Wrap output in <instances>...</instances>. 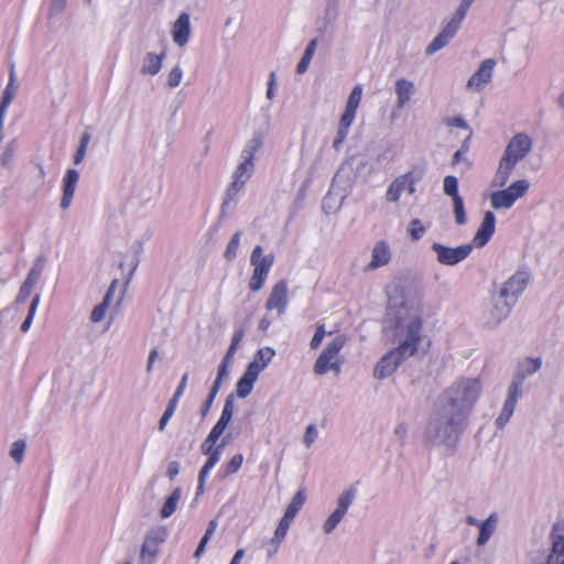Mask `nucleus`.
Returning a JSON list of instances; mask_svg holds the SVG:
<instances>
[{"mask_svg": "<svg viewBox=\"0 0 564 564\" xmlns=\"http://www.w3.org/2000/svg\"><path fill=\"white\" fill-rule=\"evenodd\" d=\"M466 421L440 404L431 411L424 431V437L433 446L453 452L465 429Z\"/></svg>", "mask_w": 564, "mask_h": 564, "instance_id": "f257e3e1", "label": "nucleus"}, {"mask_svg": "<svg viewBox=\"0 0 564 564\" xmlns=\"http://www.w3.org/2000/svg\"><path fill=\"white\" fill-rule=\"evenodd\" d=\"M394 336L397 348L410 357L414 356L424 340L423 313L419 305H404L395 313Z\"/></svg>", "mask_w": 564, "mask_h": 564, "instance_id": "f03ea898", "label": "nucleus"}, {"mask_svg": "<svg viewBox=\"0 0 564 564\" xmlns=\"http://www.w3.org/2000/svg\"><path fill=\"white\" fill-rule=\"evenodd\" d=\"M481 392L478 378L462 377L443 391L436 403L467 421Z\"/></svg>", "mask_w": 564, "mask_h": 564, "instance_id": "7ed1b4c3", "label": "nucleus"}, {"mask_svg": "<svg viewBox=\"0 0 564 564\" xmlns=\"http://www.w3.org/2000/svg\"><path fill=\"white\" fill-rule=\"evenodd\" d=\"M347 341V337L343 334L335 336L323 349L314 364V372L316 375H325L329 370L336 373L340 372L341 361L339 360V352Z\"/></svg>", "mask_w": 564, "mask_h": 564, "instance_id": "20e7f679", "label": "nucleus"}, {"mask_svg": "<svg viewBox=\"0 0 564 564\" xmlns=\"http://www.w3.org/2000/svg\"><path fill=\"white\" fill-rule=\"evenodd\" d=\"M250 264L252 265L253 271L249 280V289L252 292H259L263 288L274 264V254L272 252L263 254L262 246L258 245L251 252Z\"/></svg>", "mask_w": 564, "mask_h": 564, "instance_id": "39448f33", "label": "nucleus"}, {"mask_svg": "<svg viewBox=\"0 0 564 564\" xmlns=\"http://www.w3.org/2000/svg\"><path fill=\"white\" fill-rule=\"evenodd\" d=\"M425 167L416 165L411 171L395 177L386 192V199L390 203L399 202L403 192L414 194L416 184L424 177Z\"/></svg>", "mask_w": 564, "mask_h": 564, "instance_id": "423d86ee", "label": "nucleus"}, {"mask_svg": "<svg viewBox=\"0 0 564 564\" xmlns=\"http://www.w3.org/2000/svg\"><path fill=\"white\" fill-rule=\"evenodd\" d=\"M529 188L528 180L514 181L508 187H502L490 194V206L496 210L510 209L518 199L528 193Z\"/></svg>", "mask_w": 564, "mask_h": 564, "instance_id": "0eeeda50", "label": "nucleus"}, {"mask_svg": "<svg viewBox=\"0 0 564 564\" xmlns=\"http://www.w3.org/2000/svg\"><path fill=\"white\" fill-rule=\"evenodd\" d=\"M532 280L531 270L523 265L520 267L500 288L499 297L517 304L518 300L524 293L527 286Z\"/></svg>", "mask_w": 564, "mask_h": 564, "instance_id": "6e6552de", "label": "nucleus"}, {"mask_svg": "<svg viewBox=\"0 0 564 564\" xmlns=\"http://www.w3.org/2000/svg\"><path fill=\"white\" fill-rule=\"evenodd\" d=\"M254 173V163L240 160L232 173V181L227 186L223 200V208L236 200L237 195L245 188L248 181Z\"/></svg>", "mask_w": 564, "mask_h": 564, "instance_id": "1a4fd4ad", "label": "nucleus"}, {"mask_svg": "<svg viewBox=\"0 0 564 564\" xmlns=\"http://www.w3.org/2000/svg\"><path fill=\"white\" fill-rule=\"evenodd\" d=\"M431 250L435 253L436 261L440 264L454 267L469 257L473 245L464 243L457 247H448L440 242H433Z\"/></svg>", "mask_w": 564, "mask_h": 564, "instance_id": "9d476101", "label": "nucleus"}, {"mask_svg": "<svg viewBox=\"0 0 564 564\" xmlns=\"http://www.w3.org/2000/svg\"><path fill=\"white\" fill-rule=\"evenodd\" d=\"M532 149V137L527 132H518L507 142L501 156L518 164L531 153Z\"/></svg>", "mask_w": 564, "mask_h": 564, "instance_id": "9b49d317", "label": "nucleus"}, {"mask_svg": "<svg viewBox=\"0 0 564 564\" xmlns=\"http://www.w3.org/2000/svg\"><path fill=\"white\" fill-rule=\"evenodd\" d=\"M165 527H156L149 530L144 536L140 552V564H154L160 552V545L166 540Z\"/></svg>", "mask_w": 564, "mask_h": 564, "instance_id": "f8f14e48", "label": "nucleus"}, {"mask_svg": "<svg viewBox=\"0 0 564 564\" xmlns=\"http://www.w3.org/2000/svg\"><path fill=\"white\" fill-rule=\"evenodd\" d=\"M410 358L408 355H403L401 350L397 347L389 350L384 354L373 369V377L379 380H383L390 376H392L400 365Z\"/></svg>", "mask_w": 564, "mask_h": 564, "instance_id": "ddd939ff", "label": "nucleus"}, {"mask_svg": "<svg viewBox=\"0 0 564 564\" xmlns=\"http://www.w3.org/2000/svg\"><path fill=\"white\" fill-rule=\"evenodd\" d=\"M497 63L494 58H487L480 63L475 73L469 77L466 88L471 91H481L491 83Z\"/></svg>", "mask_w": 564, "mask_h": 564, "instance_id": "4468645a", "label": "nucleus"}, {"mask_svg": "<svg viewBox=\"0 0 564 564\" xmlns=\"http://www.w3.org/2000/svg\"><path fill=\"white\" fill-rule=\"evenodd\" d=\"M289 306V285L285 280L278 281L271 289L265 302V308L275 311L279 316L285 314Z\"/></svg>", "mask_w": 564, "mask_h": 564, "instance_id": "2eb2a0df", "label": "nucleus"}, {"mask_svg": "<svg viewBox=\"0 0 564 564\" xmlns=\"http://www.w3.org/2000/svg\"><path fill=\"white\" fill-rule=\"evenodd\" d=\"M392 259V251L390 245L386 240L377 241L371 249V259L365 265V272H371L382 268Z\"/></svg>", "mask_w": 564, "mask_h": 564, "instance_id": "dca6fc26", "label": "nucleus"}, {"mask_svg": "<svg viewBox=\"0 0 564 564\" xmlns=\"http://www.w3.org/2000/svg\"><path fill=\"white\" fill-rule=\"evenodd\" d=\"M496 230V216L492 212L487 210L484 214L480 226L478 227L470 245L477 248L485 247Z\"/></svg>", "mask_w": 564, "mask_h": 564, "instance_id": "f3484780", "label": "nucleus"}, {"mask_svg": "<svg viewBox=\"0 0 564 564\" xmlns=\"http://www.w3.org/2000/svg\"><path fill=\"white\" fill-rule=\"evenodd\" d=\"M552 550L547 560L555 564H564V527L556 523L551 532Z\"/></svg>", "mask_w": 564, "mask_h": 564, "instance_id": "a211bd4d", "label": "nucleus"}, {"mask_svg": "<svg viewBox=\"0 0 564 564\" xmlns=\"http://www.w3.org/2000/svg\"><path fill=\"white\" fill-rule=\"evenodd\" d=\"M338 177H339V173H337L335 175L333 184H332L327 195L323 199V210L326 214H332V213L337 212L341 207L345 198L347 197V193L345 191L337 188V186H336V182H337Z\"/></svg>", "mask_w": 564, "mask_h": 564, "instance_id": "6ab92c4d", "label": "nucleus"}, {"mask_svg": "<svg viewBox=\"0 0 564 564\" xmlns=\"http://www.w3.org/2000/svg\"><path fill=\"white\" fill-rule=\"evenodd\" d=\"M79 180V173L75 169H68L63 177V196L61 198V208L67 209L73 200L76 185Z\"/></svg>", "mask_w": 564, "mask_h": 564, "instance_id": "aec40b11", "label": "nucleus"}, {"mask_svg": "<svg viewBox=\"0 0 564 564\" xmlns=\"http://www.w3.org/2000/svg\"><path fill=\"white\" fill-rule=\"evenodd\" d=\"M166 52L164 50L160 53L148 52L142 58L140 73L144 76L158 75L163 67Z\"/></svg>", "mask_w": 564, "mask_h": 564, "instance_id": "412c9836", "label": "nucleus"}, {"mask_svg": "<svg viewBox=\"0 0 564 564\" xmlns=\"http://www.w3.org/2000/svg\"><path fill=\"white\" fill-rule=\"evenodd\" d=\"M191 34L189 15L183 12L178 15L177 20L173 24L172 36L173 41L180 47L185 46L188 43Z\"/></svg>", "mask_w": 564, "mask_h": 564, "instance_id": "4be33fe9", "label": "nucleus"}, {"mask_svg": "<svg viewBox=\"0 0 564 564\" xmlns=\"http://www.w3.org/2000/svg\"><path fill=\"white\" fill-rule=\"evenodd\" d=\"M516 304L508 299H500L494 304L492 310L490 311V317L487 321V325L489 327H496L502 321H505L511 313L513 306Z\"/></svg>", "mask_w": 564, "mask_h": 564, "instance_id": "5701e85b", "label": "nucleus"}, {"mask_svg": "<svg viewBox=\"0 0 564 564\" xmlns=\"http://www.w3.org/2000/svg\"><path fill=\"white\" fill-rule=\"evenodd\" d=\"M394 93L397 96V107L404 108L415 94V85L406 78H399L394 84Z\"/></svg>", "mask_w": 564, "mask_h": 564, "instance_id": "b1692460", "label": "nucleus"}, {"mask_svg": "<svg viewBox=\"0 0 564 564\" xmlns=\"http://www.w3.org/2000/svg\"><path fill=\"white\" fill-rule=\"evenodd\" d=\"M542 367V358L527 357L517 365L513 378L524 382L527 378L536 373Z\"/></svg>", "mask_w": 564, "mask_h": 564, "instance_id": "393cba45", "label": "nucleus"}, {"mask_svg": "<svg viewBox=\"0 0 564 564\" xmlns=\"http://www.w3.org/2000/svg\"><path fill=\"white\" fill-rule=\"evenodd\" d=\"M516 166L517 164L501 156L498 162L496 173L492 177L491 185L498 188L505 187Z\"/></svg>", "mask_w": 564, "mask_h": 564, "instance_id": "a878e982", "label": "nucleus"}, {"mask_svg": "<svg viewBox=\"0 0 564 564\" xmlns=\"http://www.w3.org/2000/svg\"><path fill=\"white\" fill-rule=\"evenodd\" d=\"M497 525L498 516L497 513L492 512L486 520L481 521V524H479V533L476 539V544L478 546H484L495 533Z\"/></svg>", "mask_w": 564, "mask_h": 564, "instance_id": "bb28decb", "label": "nucleus"}, {"mask_svg": "<svg viewBox=\"0 0 564 564\" xmlns=\"http://www.w3.org/2000/svg\"><path fill=\"white\" fill-rule=\"evenodd\" d=\"M17 89H18V86L15 84L14 65H12L10 68V74H9V82L2 93V98L0 101V113H3V115L7 113V109L9 108V106L11 105V102L13 100Z\"/></svg>", "mask_w": 564, "mask_h": 564, "instance_id": "cd10ccee", "label": "nucleus"}, {"mask_svg": "<svg viewBox=\"0 0 564 564\" xmlns=\"http://www.w3.org/2000/svg\"><path fill=\"white\" fill-rule=\"evenodd\" d=\"M263 145L262 138L260 135H253L251 139H249L241 153H240V160L254 163L256 154L260 151V149Z\"/></svg>", "mask_w": 564, "mask_h": 564, "instance_id": "c85d7f7f", "label": "nucleus"}, {"mask_svg": "<svg viewBox=\"0 0 564 564\" xmlns=\"http://www.w3.org/2000/svg\"><path fill=\"white\" fill-rule=\"evenodd\" d=\"M358 495L357 484H352L347 487L340 495L337 497L336 508L340 511L347 513L349 507L354 503Z\"/></svg>", "mask_w": 564, "mask_h": 564, "instance_id": "c756f323", "label": "nucleus"}, {"mask_svg": "<svg viewBox=\"0 0 564 564\" xmlns=\"http://www.w3.org/2000/svg\"><path fill=\"white\" fill-rule=\"evenodd\" d=\"M182 497V489L175 488L172 494L166 498L165 502L163 503L160 516L163 519L170 518L176 510V507L181 500Z\"/></svg>", "mask_w": 564, "mask_h": 564, "instance_id": "7c9ffc66", "label": "nucleus"}, {"mask_svg": "<svg viewBox=\"0 0 564 564\" xmlns=\"http://www.w3.org/2000/svg\"><path fill=\"white\" fill-rule=\"evenodd\" d=\"M292 521H293V519H288V517L284 514L281 518V520L275 529L274 535L271 539V546H273V552H278V549H279L281 542L284 540V538L288 534V531L291 527Z\"/></svg>", "mask_w": 564, "mask_h": 564, "instance_id": "2f4dec72", "label": "nucleus"}, {"mask_svg": "<svg viewBox=\"0 0 564 564\" xmlns=\"http://www.w3.org/2000/svg\"><path fill=\"white\" fill-rule=\"evenodd\" d=\"M243 462V456L241 454L234 455L226 464H223L218 470V476L220 478H226L230 475L236 474Z\"/></svg>", "mask_w": 564, "mask_h": 564, "instance_id": "473e14b6", "label": "nucleus"}, {"mask_svg": "<svg viewBox=\"0 0 564 564\" xmlns=\"http://www.w3.org/2000/svg\"><path fill=\"white\" fill-rule=\"evenodd\" d=\"M305 494L303 490L297 491L294 497L292 498L291 502L286 507V510L284 512V516L288 517V519H293L296 517L301 508L303 507L305 502Z\"/></svg>", "mask_w": 564, "mask_h": 564, "instance_id": "72a5a7b5", "label": "nucleus"}, {"mask_svg": "<svg viewBox=\"0 0 564 564\" xmlns=\"http://www.w3.org/2000/svg\"><path fill=\"white\" fill-rule=\"evenodd\" d=\"M523 383L524 382L512 377L505 402L517 405L518 400L523 394Z\"/></svg>", "mask_w": 564, "mask_h": 564, "instance_id": "f704fd0d", "label": "nucleus"}, {"mask_svg": "<svg viewBox=\"0 0 564 564\" xmlns=\"http://www.w3.org/2000/svg\"><path fill=\"white\" fill-rule=\"evenodd\" d=\"M346 516L345 512L340 511L339 509L335 508V510L328 516V518L325 520L323 524V531L326 534L332 533L337 525L340 523V521Z\"/></svg>", "mask_w": 564, "mask_h": 564, "instance_id": "c9c22d12", "label": "nucleus"}, {"mask_svg": "<svg viewBox=\"0 0 564 564\" xmlns=\"http://www.w3.org/2000/svg\"><path fill=\"white\" fill-rule=\"evenodd\" d=\"M254 382H256L254 379H252L243 373L237 382V387H236L237 395L241 399L247 398L251 393Z\"/></svg>", "mask_w": 564, "mask_h": 564, "instance_id": "e433bc0d", "label": "nucleus"}, {"mask_svg": "<svg viewBox=\"0 0 564 564\" xmlns=\"http://www.w3.org/2000/svg\"><path fill=\"white\" fill-rule=\"evenodd\" d=\"M40 300H41L40 294H36L33 296L30 307H29L28 315L21 325V332H23V333L29 332V329L33 323L34 316L36 314V311H37V307L40 304Z\"/></svg>", "mask_w": 564, "mask_h": 564, "instance_id": "4c0bfd02", "label": "nucleus"}, {"mask_svg": "<svg viewBox=\"0 0 564 564\" xmlns=\"http://www.w3.org/2000/svg\"><path fill=\"white\" fill-rule=\"evenodd\" d=\"M443 191L445 195L451 196L452 199L462 197L458 193V180L456 176L447 175L444 177Z\"/></svg>", "mask_w": 564, "mask_h": 564, "instance_id": "58836bf2", "label": "nucleus"}, {"mask_svg": "<svg viewBox=\"0 0 564 564\" xmlns=\"http://www.w3.org/2000/svg\"><path fill=\"white\" fill-rule=\"evenodd\" d=\"M514 409H516V405L503 402L501 412L495 422L497 429L502 430L507 425V423L510 421V419L514 412Z\"/></svg>", "mask_w": 564, "mask_h": 564, "instance_id": "ea45409f", "label": "nucleus"}, {"mask_svg": "<svg viewBox=\"0 0 564 564\" xmlns=\"http://www.w3.org/2000/svg\"><path fill=\"white\" fill-rule=\"evenodd\" d=\"M235 411V398L234 394H229L226 400L225 404L220 414V417L218 419L220 422L228 425L232 419Z\"/></svg>", "mask_w": 564, "mask_h": 564, "instance_id": "a19ab883", "label": "nucleus"}, {"mask_svg": "<svg viewBox=\"0 0 564 564\" xmlns=\"http://www.w3.org/2000/svg\"><path fill=\"white\" fill-rule=\"evenodd\" d=\"M362 96V87L357 85L350 91L345 109L357 112Z\"/></svg>", "mask_w": 564, "mask_h": 564, "instance_id": "79ce46f5", "label": "nucleus"}, {"mask_svg": "<svg viewBox=\"0 0 564 564\" xmlns=\"http://www.w3.org/2000/svg\"><path fill=\"white\" fill-rule=\"evenodd\" d=\"M217 438L213 437L210 435H207V437L204 440V442L202 443V446H200V449H202V453L206 456L210 453H214L218 449H224L225 446H226V441L224 440L220 444H216L217 443Z\"/></svg>", "mask_w": 564, "mask_h": 564, "instance_id": "37998d69", "label": "nucleus"}, {"mask_svg": "<svg viewBox=\"0 0 564 564\" xmlns=\"http://www.w3.org/2000/svg\"><path fill=\"white\" fill-rule=\"evenodd\" d=\"M274 356H275V350L272 347L267 346V347H262V348L258 349V351L256 352V355L253 357V360L260 362L261 365H263L267 368Z\"/></svg>", "mask_w": 564, "mask_h": 564, "instance_id": "c03bdc74", "label": "nucleus"}, {"mask_svg": "<svg viewBox=\"0 0 564 564\" xmlns=\"http://www.w3.org/2000/svg\"><path fill=\"white\" fill-rule=\"evenodd\" d=\"M239 245H240V232L237 231L232 235L230 241L228 242V245L226 247L225 253H224V257L228 261H231L237 257V251H238Z\"/></svg>", "mask_w": 564, "mask_h": 564, "instance_id": "a18cd8bd", "label": "nucleus"}, {"mask_svg": "<svg viewBox=\"0 0 564 564\" xmlns=\"http://www.w3.org/2000/svg\"><path fill=\"white\" fill-rule=\"evenodd\" d=\"M449 39L446 37L441 32L434 37V40L427 45L426 47V54L433 55L434 53L438 52L443 47H445L449 43Z\"/></svg>", "mask_w": 564, "mask_h": 564, "instance_id": "49530a36", "label": "nucleus"}, {"mask_svg": "<svg viewBox=\"0 0 564 564\" xmlns=\"http://www.w3.org/2000/svg\"><path fill=\"white\" fill-rule=\"evenodd\" d=\"M223 451L224 449H218L214 453H210L207 456V459L205 462V464L203 465V467L200 468V473H203V475H209L210 471L213 470V468L216 466V464L219 462L220 457H221V454H223Z\"/></svg>", "mask_w": 564, "mask_h": 564, "instance_id": "de8ad7c7", "label": "nucleus"}, {"mask_svg": "<svg viewBox=\"0 0 564 564\" xmlns=\"http://www.w3.org/2000/svg\"><path fill=\"white\" fill-rule=\"evenodd\" d=\"M25 448L26 443L23 440L13 442L10 449V456L15 463L20 464L23 460Z\"/></svg>", "mask_w": 564, "mask_h": 564, "instance_id": "09e8293b", "label": "nucleus"}, {"mask_svg": "<svg viewBox=\"0 0 564 564\" xmlns=\"http://www.w3.org/2000/svg\"><path fill=\"white\" fill-rule=\"evenodd\" d=\"M243 338V330L242 329H238L234 333L232 337H231V343H230V346L224 357L223 360H226V361H231L235 352H236V349L238 347V345L240 344V341L242 340Z\"/></svg>", "mask_w": 564, "mask_h": 564, "instance_id": "8fccbe9b", "label": "nucleus"}, {"mask_svg": "<svg viewBox=\"0 0 564 564\" xmlns=\"http://www.w3.org/2000/svg\"><path fill=\"white\" fill-rule=\"evenodd\" d=\"M454 216L457 225H464L466 223V214L464 207V200L462 197L453 199Z\"/></svg>", "mask_w": 564, "mask_h": 564, "instance_id": "3c124183", "label": "nucleus"}, {"mask_svg": "<svg viewBox=\"0 0 564 564\" xmlns=\"http://www.w3.org/2000/svg\"><path fill=\"white\" fill-rule=\"evenodd\" d=\"M409 234L412 238V240L417 241L420 240L423 235L425 234V227L423 226L422 221L420 219H412L409 225Z\"/></svg>", "mask_w": 564, "mask_h": 564, "instance_id": "603ef678", "label": "nucleus"}, {"mask_svg": "<svg viewBox=\"0 0 564 564\" xmlns=\"http://www.w3.org/2000/svg\"><path fill=\"white\" fill-rule=\"evenodd\" d=\"M18 148V141L15 139L10 140L4 148V151L1 155V164L7 166L12 161L14 152Z\"/></svg>", "mask_w": 564, "mask_h": 564, "instance_id": "864d4df0", "label": "nucleus"}, {"mask_svg": "<svg viewBox=\"0 0 564 564\" xmlns=\"http://www.w3.org/2000/svg\"><path fill=\"white\" fill-rule=\"evenodd\" d=\"M187 380H188V373L186 372L182 376L181 381H180L173 397L169 401V404H171L175 408L177 406V403L186 389Z\"/></svg>", "mask_w": 564, "mask_h": 564, "instance_id": "5fc2aeb1", "label": "nucleus"}, {"mask_svg": "<svg viewBox=\"0 0 564 564\" xmlns=\"http://www.w3.org/2000/svg\"><path fill=\"white\" fill-rule=\"evenodd\" d=\"M183 78V69L180 65L174 66L167 75V86L171 88L177 87Z\"/></svg>", "mask_w": 564, "mask_h": 564, "instance_id": "6e6d98bb", "label": "nucleus"}, {"mask_svg": "<svg viewBox=\"0 0 564 564\" xmlns=\"http://www.w3.org/2000/svg\"><path fill=\"white\" fill-rule=\"evenodd\" d=\"M41 273H42V265L39 264V263H35L30 269V271H29V273H28V275H26V278H25V280H24V282L22 284H25L28 286L33 288L36 284Z\"/></svg>", "mask_w": 564, "mask_h": 564, "instance_id": "4d7b16f0", "label": "nucleus"}, {"mask_svg": "<svg viewBox=\"0 0 564 564\" xmlns=\"http://www.w3.org/2000/svg\"><path fill=\"white\" fill-rule=\"evenodd\" d=\"M325 335L326 330L324 324H317L315 333L310 343L311 349H317L321 346Z\"/></svg>", "mask_w": 564, "mask_h": 564, "instance_id": "13d9d810", "label": "nucleus"}, {"mask_svg": "<svg viewBox=\"0 0 564 564\" xmlns=\"http://www.w3.org/2000/svg\"><path fill=\"white\" fill-rule=\"evenodd\" d=\"M318 436V430L315 424H308L306 426L303 442L306 447H311Z\"/></svg>", "mask_w": 564, "mask_h": 564, "instance_id": "bf43d9fd", "label": "nucleus"}, {"mask_svg": "<svg viewBox=\"0 0 564 564\" xmlns=\"http://www.w3.org/2000/svg\"><path fill=\"white\" fill-rule=\"evenodd\" d=\"M264 369L265 367L263 365L252 359L243 373L257 381L260 372Z\"/></svg>", "mask_w": 564, "mask_h": 564, "instance_id": "052dcab7", "label": "nucleus"}, {"mask_svg": "<svg viewBox=\"0 0 564 564\" xmlns=\"http://www.w3.org/2000/svg\"><path fill=\"white\" fill-rule=\"evenodd\" d=\"M108 306L106 303H99L96 305L91 312L90 319L93 323H99L104 319Z\"/></svg>", "mask_w": 564, "mask_h": 564, "instance_id": "680f3d73", "label": "nucleus"}, {"mask_svg": "<svg viewBox=\"0 0 564 564\" xmlns=\"http://www.w3.org/2000/svg\"><path fill=\"white\" fill-rule=\"evenodd\" d=\"M348 132H349L348 129L338 127L336 137L332 144V147L334 148L335 151H339L341 149V145H343L344 141L346 140Z\"/></svg>", "mask_w": 564, "mask_h": 564, "instance_id": "e2e57ef3", "label": "nucleus"}, {"mask_svg": "<svg viewBox=\"0 0 564 564\" xmlns=\"http://www.w3.org/2000/svg\"><path fill=\"white\" fill-rule=\"evenodd\" d=\"M356 113L355 111H351V110H348V109H345L341 117H340V120H339V124L338 127H341V128H345V129H350L354 120H355V117H356Z\"/></svg>", "mask_w": 564, "mask_h": 564, "instance_id": "0e129e2a", "label": "nucleus"}, {"mask_svg": "<svg viewBox=\"0 0 564 564\" xmlns=\"http://www.w3.org/2000/svg\"><path fill=\"white\" fill-rule=\"evenodd\" d=\"M176 408L169 404L166 405L160 421H159V430L160 431H163L165 429V426L167 425L169 421L171 420V417L173 416L174 412H175Z\"/></svg>", "mask_w": 564, "mask_h": 564, "instance_id": "69168bd1", "label": "nucleus"}, {"mask_svg": "<svg viewBox=\"0 0 564 564\" xmlns=\"http://www.w3.org/2000/svg\"><path fill=\"white\" fill-rule=\"evenodd\" d=\"M459 28L460 26H458L457 24H455L454 22L448 20L445 23V25L443 26V29L441 30V33L444 34L449 40H452L455 36V34L458 32Z\"/></svg>", "mask_w": 564, "mask_h": 564, "instance_id": "338daca9", "label": "nucleus"}, {"mask_svg": "<svg viewBox=\"0 0 564 564\" xmlns=\"http://www.w3.org/2000/svg\"><path fill=\"white\" fill-rule=\"evenodd\" d=\"M394 436L403 444L408 436V426L404 422H400L393 430Z\"/></svg>", "mask_w": 564, "mask_h": 564, "instance_id": "774afa93", "label": "nucleus"}]
</instances>
